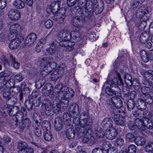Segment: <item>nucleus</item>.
I'll return each instance as SVG.
<instances>
[{"label":"nucleus","instance_id":"nucleus-1","mask_svg":"<svg viewBox=\"0 0 153 153\" xmlns=\"http://www.w3.org/2000/svg\"><path fill=\"white\" fill-rule=\"evenodd\" d=\"M114 79L111 81H107L102 86V89L105 88V93L108 95H115L118 96L120 94V89L118 85H123V82L120 73L115 71Z\"/></svg>","mask_w":153,"mask_h":153},{"label":"nucleus","instance_id":"nucleus-2","mask_svg":"<svg viewBox=\"0 0 153 153\" xmlns=\"http://www.w3.org/2000/svg\"><path fill=\"white\" fill-rule=\"evenodd\" d=\"M71 35L70 32L66 30H63L59 31L57 35L58 38L65 41H69L71 38L75 41V42H76L82 39L85 40L86 38L84 35L79 32H74Z\"/></svg>","mask_w":153,"mask_h":153},{"label":"nucleus","instance_id":"nucleus-3","mask_svg":"<svg viewBox=\"0 0 153 153\" xmlns=\"http://www.w3.org/2000/svg\"><path fill=\"white\" fill-rule=\"evenodd\" d=\"M111 114V117L113 119L115 124L118 126H124L126 124V120L125 117L126 114L125 111L122 109H119L113 111Z\"/></svg>","mask_w":153,"mask_h":153},{"label":"nucleus","instance_id":"nucleus-4","mask_svg":"<svg viewBox=\"0 0 153 153\" xmlns=\"http://www.w3.org/2000/svg\"><path fill=\"white\" fill-rule=\"evenodd\" d=\"M53 60V58L51 56H45L39 59L40 61V65L43 67L41 72L43 77H45L46 76L50 73L51 71V68L49 66L50 62Z\"/></svg>","mask_w":153,"mask_h":153},{"label":"nucleus","instance_id":"nucleus-5","mask_svg":"<svg viewBox=\"0 0 153 153\" xmlns=\"http://www.w3.org/2000/svg\"><path fill=\"white\" fill-rule=\"evenodd\" d=\"M105 104L111 113H113V111L117 109L119 111V109H121L120 108L123 106L122 101L117 97H113L111 100H107Z\"/></svg>","mask_w":153,"mask_h":153},{"label":"nucleus","instance_id":"nucleus-6","mask_svg":"<svg viewBox=\"0 0 153 153\" xmlns=\"http://www.w3.org/2000/svg\"><path fill=\"white\" fill-rule=\"evenodd\" d=\"M39 101L42 102L45 107V112L48 116L51 115L53 114L52 105L51 102L48 100L45 96H41L39 99Z\"/></svg>","mask_w":153,"mask_h":153},{"label":"nucleus","instance_id":"nucleus-7","mask_svg":"<svg viewBox=\"0 0 153 153\" xmlns=\"http://www.w3.org/2000/svg\"><path fill=\"white\" fill-rule=\"evenodd\" d=\"M83 17L82 16L76 15L73 18L71 21V24L73 26L76 27L77 29V30H79L82 27V23L83 20Z\"/></svg>","mask_w":153,"mask_h":153},{"label":"nucleus","instance_id":"nucleus-8","mask_svg":"<svg viewBox=\"0 0 153 153\" xmlns=\"http://www.w3.org/2000/svg\"><path fill=\"white\" fill-rule=\"evenodd\" d=\"M22 29L21 26L17 24L13 25L11 26L9 36V37L13 38L16 37V36L22 31Z\"/></svg>","mask_w":153,"mask_h":153},{"label":"nucleus","instance_id":"nucleus-9","mask_svg":"<svg viewBox=\"0 0 153 153\" xmlns=\"http://www.w3.org/2000/svg\"><path fill=\"white\" fill-rule=\"evenodd\" d=\"M94 12L96 14L101 13L104 8V4L102 0H94Z\"/></svg>","mask_w":153,"mask_h":153},{"label":"nucleus","instance_id":"nucleus-10","mask_svg":"<svg viewBox=\"0 0 153 153\" xmlns=\"http://www.w3.org/2000/svg\"><path fill=\"white\" fill-rule=\"evenodd\" d=\"M75 131L76 133L78 135H82L85 132H88V131H91L90 129L91 128V126L90 124L85 125H83L80 124V125H78L75 126Z\"/></svg>","mask_w":153,"mask_h":153},{"label":"nucleus","instance_id":"nucleus-11","mask_svg":"<svg viewBox=\"0 0 153 153\" xmlns=\"http://www.w3.org/2000/svg\"><path fill=\"white\" fill-rule=\"evenodd\" d=\"M84 8L85 9V16L88 18L91 17L94 13V5L92 1L88 0Z\"/></svg>","mask_w":153,"mask_h":153},{"label":"nucleus","instance_id":"nucleus-12","mask_svg":"<svg viewBox=\"0 0 153 153\" xmlns=\"http://www.w3.org/2000/svg\"><path fill=\"white\" fill-rule=\"evenodd\" d=\"M117 134L118 132L116 129L112 127L106 129L105 135L107 138L113 140L116 137Z\"/></svg>","mask_w":153,"mask_h":153},{"label":"nucleus","instance_id":"nucleus-13","mask_svg":"<svg viewBox=\"0 0 153 153\" xmlns=\"http://www.w3.org/2000/svg\"><path fill=\"white\" fill-rule=\"evenodd\" d=\"M88 117L86 114L85 112L82 113L80 116L79 118H76L74 119V121H76V120L77 121L78 123L81 125H85L89 124L90 126H91L92 123L88 121Z\"/></svg>","mask_w":153,"mask_h":153},{"label":"nucleus","instance_id":"nucleus-14","mask_svg":"<svg viewBox=\"0 0 153 153\" xmlns=\"http://www.w3.org/2000/svg\"><path fill=\"white\" fill-rule=\"evenodd\" d=\"M24 38L20 37L14 39L9 43V47L12 50L16 49L20 44L23 41Z\"/></svg>","mask_w":153,"mask_h":153},{"label":"nucleus","instance_id":"nucleus-15","mask_svg":"<svg viewBox=\"0 0 153 153\" xmlns=\"http://www.w3.org/2000/svg\"><path fill=\"white\" fill-rule=\"evenodd\" d=\"M61 92L63 94L64 98H65L68 99H71L74 94V91L73 89L71 88L66 87H63Z\"/></svg>","mask_w":153,"mask_h":153},{"label":"nucleus","instance_id":"nucleus-16","mask_svg":"<svg viewBox=\"0 0 153 153\" xmlns=\"http://www.w3.org/2000/svg\"><path fill=\"white\" fill-rule=\"evenodd\" d=\"M60 6V4L59 3L55 1L52 2L51 5L47 7V11L49 13L51 12L53 14L56 13Z\"/></svg>","mask_w":153,"mask_h":153},{"label":"nucleus","instance_id":"nucleus-17","mask_svg":"<svg viewBox=\"0 0 153 153\" xmlns=\"http://www.w3.org/2000/svg\"><path fill=\"white\" fill-rule=\"evenodd\" d=\"M37 36L34 33H30L27 37L25 42L28 46L33 44L36 40Z\"/></svg>","mask_w":153,"mask_h":153},{"label":"nucleus","instance_id":"nucleus-18","mask_svg":"<svg viewBox=\"0 0 153 153\" xmlns=\"http://www.w3.org/2000/svg\"><path fill=\"white\" fill-rule=\"evenodd\" d=\"M9 18L13 20L19 19L20 17V13L17 10H12L8 13Z\"/></svg>","mask_w":153,"mask_h":153},{"label":"nucleus","instance_id":"nucleus-19","mask_svg":"<svg viewBox=\"0 0 153 153\" xmlns=\"http://www.w3.org/2000/svg\"><path fill=\"white\" fill-rule=\"evenodd\" d=\"M135 126L141 131H144L146 130L145 122L143 119L136 118L135 121Z\"/></svg>","mask_w":153,"mask_h":153},{"label":"nucleus","instance_id":"nucleus-20","mask_svg":"<svg viewBox=\"0 0 153 153\" xmlns=\"http://www.w3.org/2000/svg\"><path fill=\"white\" fill-rule=\"evenodd\" d=\"M113 123L112 120L111 118L107 117L103 119L101 125L103 128L108 129L113 127Z\"/></svg>","mask_w":153,"mask_h":153},{"label":"nucleus","instance_id":"nucleus-21","mask_svg":"<svg viewBox=\"0 0 153 153\" xmlns=\"http://www.w3.org/2000/svg\"><path fill=\"white\" fill-rule=\"evenodd\" d=\"M136 105L138 109L141 111L145 110L146 108V102L141 99H137Z\"/></svg>","mask_w":153,"mask_h":153},{"label":"nucleus","instance_id":"nucleus-22","mask_svg":"<svg viewBox=\"0 0 153 153\" xmlns=\"http://www.w3.org/2000/svg\"><path fill=\"white\" fill-rule=\"evenodd\" d=\"M151 54L150 53L149 55H148L146 52L144 50H141L140 52L141 59L145 62H149L150 59V57Z\"/></svg>","mask_w":153,"mask_h":153},{"label":"nucleus","instance_id":"nucleus-23","mask_svg":"<svg viewBox=\"0 0 153 153\" xmlns=\"http://www.w3.org/2000/svg\"><path fill=\"white\" fill-rule=\"evenodd\" d=\"M143 119L145 122V128L152 130L153 129V122L147 117H143Z\"/></svg>","mask_w":153,"mask_h":153},{"label":"nucleus","instance_id":"nucleus-24","mask_svg":"<svg viewBox=\"0 0 153 153\" xmlns=\"http://www.w3.org/2000/svg\"><path fill=\"white\" fill-rule=\"evenodd\" d=\"M149 38V35L147 32L144 31L141 33L140 40V42L143 44L145 43Z\"/></svg>","mask_w":153,"mask_h":153},{"label":"nucleus","instance_id":"nucleus-25","mask_svg":"<svg viewBox=\"0 0 153 153\" xmlns=\"http://www.w3.org/2000/svg\"><path fill=\"white\" fill-rule=\"evenodd\" d=\"M1 93L3 97L5 99H9V98H10V97H11V92L10 89L9 88H4L2 90Z\"/></svg>","mask_w":153,"mask_h":153},{"label":"nucleus","instance_id":"nucleus-26","mask_svg":"<svg viewBox=\"0 0 153 153\" xmlns=\"http://www.w3.org/2000/svg\"><path fill=\"white\" fill-rule=\"evenodd\" d=\"M13 5L16 9H21L24 7L25 3L21 0H15L14 1Z\"/></svg>","mask_w":153,"mask_h":153},{"label":"nucleus","instance_id":"nucleus-27","mask_svg":"<svg viewBox=\"0 0 153 153\" xmlns=\"http://www.w3.org/2000/svg\"><path fill=\"white\" fill-rule=\"evenodd\" d=\"M54 126L56 131H59L61 130L62 126V122L59 118L57 117L55 119Z\"/></svg>","mask_w":153,"mask_h":153},{"label":"nucleus","instance_id":"nucleus-28","mask_svg":"<svg viewBox=\"0 0 153 153\" xmlns=\"http://www.w3.org/2000/svg\"><path fill=\"white\" fill-rule=\"evenodd\" d=\"M134 142L137 145L142 146L145 144L146 140L145 138L142 136H137L136 137Z\"/></svg>","mask_w":153,"mask_h":153},{"label":"nucleus","instance_id":"nucleus-29","mask_svg":"<svg viewBox=\"0 0 153 153\" xmlns=\"http://www.w3.org/2000/svg\"><path fill=\"white\" fill-rule=\"evenodd\" d=\"M50 45V47L47 50V52L49 54L52 55L55 52L57 46L54 42H52Z\"/></svg>","mask_w":153,"mask_h":153},{"label":"nucleus","instance_id":"nucleus-30","mask_svg":"<svg viewBox=\"0 0 153 153\" xmlns=\"http://www.w3.org/2000/svg\"><path fill=\"white\" fill-rule=\"evenodd\" d=\"M68 111L70 113L75 114L79 111L78 105L76 104H73L70 105L68 108Z\"/></svg>","mask_w":153,"mask_h":153},{"label":"nucleus","instance_id":"nucleus-31","mask_svg":"<svg viewBox=\"0 0 153 153\" xmlns=\"http://www.w3.org/2000/svg\"><path fill=\"white\" fill-rule=\"evenodd\" d=\"M83 142L84 143H91L93 144L94 143V137H91L89 135H85L83 139Z\"/></svg>","mask_w":153,"mask_h":153},{"label":"nucleus","instance_id":"nucleus-32","mask_svg":"<svg viewBox=\"0 0 153 153\" xmlns=\"http://www.w3.org/2000/svg\"><path fill=\"white\" fill-rule=\"evenodd\" d=\"M19 109L18 106H12L8 113V114H10V115L13 116L16 115L19 111Z\"/></svg>","mask_w":153,"mask_h":153},{"label":"nucleus","instance_id":"nucleus-33","mask_svg":"<svg viewBox=\"0 0 153 153\" xmlns=\"http://www.w3.org/2000/svg\"><path fill=\"white\" fill-rule=\"evenodd\" d=\"M12 74L10 69H5L0 73V77L5 78L9 76Z\"/></svg>","mask_w":153,"mask_h":153},{"label":"nucleus","instance_id":"nucleus-34","mask_svg":"<svg viewBox=\"0 0 153 153\" xmlns=\"http://www.w3.org/2000/svg\"><path fill=\"white\" fill-rule=\"evenodd\" d=\"M81 6L78 4V5L75 6L73 10L76 12V14L78 16H82L83 11L81 7Z\"/></svg>","mask_w":153,"mask_h":153},{"label":"nucleus","instance_id":"nucleus-35","mask_svg":"<svg viewBox=\"0 0 153 153\" xmlns=\"http://www.w3.org/2000/svg\"><path fill=\"white\" fill-rule=\"evenodd\" d=\"M135 103L134 101L130 99L127 102V106L128 110L131 111L135 107Z\"/></svg>","mask_w":153,"mask_h":153},{"label":"nucleus","instance_id":"nucleus-36","mask_svg":"<svg viewBox=\"0 0 153 153\" xmlns=\"http://www.w3.org/2000/svg\"><path fill=\"white\" fill-rule=\"evenodd\" d=\"M136 137L134 134L131 133H128L126 134V138L127 141L131 142H134Z\"/></svg>","mask_w":153,"mask_h":153},{"label":"nucleus","instance_id":"nucleus-37","mask_svg":"<svg viewBox=\"0 0 153 153\" xmlns=\"http://www.w3.org/2000/svg\"><path fill=\"white\" fill-rule=\"evenodd\" d=\"M75 132L74 130L70 128L66 131V136L69 139H74L75 137Z\"/></svg>","mask_w":153,"mask_h":153},{"label":"nucleus","instance_id":"nucleus-38","mask_svg":"<svg viewBox=\"0 0 153 153\" xmlns=\"http://www.w3.org/2000/svg\"><path fill=\"white\" fill-rule=\"evenodd\" d=\"M102 145V149L103 151L107 152L110 149V148L111 146V143L108 141L104 142Z\"/></svg>","mask_w":153,"mask_h":153},{"label":"nucleus","instance_id":"nucleus-39","mask_svg":"<svg viewBox=\"0 0 153 153\" xmlns=\"http://www.w3.org/2000/svg\"><path fill=\"white\" fill-rule=\"evenodd\" d=\"M5 86L7 88H10L13 87L15 84V80L12 79H10L7 81H5Z\"/></svg>","mask_w":153,"mask_h":153},{"label":"nucleus","instance_id":"nucleus-40","mask_svg":"<svg viewBox=\"0 0 153 153\" xmlns=\"http://www.w3.org/2000/svg\"><path fill=\"white\" fill-rule=\"evenodd\" d=\"M27 143L25 142L20 141L17 144V147L20 150H24L27 147Z\"/></svg>","mask_w":153,"mask_h":153},{"label":"nucleus","instance_id":"nucleus-41","mask_svg":"<svg viewBox=\"0 0 153 153\" xmlns=\"http://www.w3.org/2000/svg\"><path fill=\"white\" fill-rule=\"evenodd\" d=\"M9 105L5 103H0V107L1 108L3 111V112H9L10 104Z\"/></svg>","mask_w":153,"mask_h":153},{"label":"nucleus","instance_id":"nucleus-42","mask_svg":"<svg viewBox=\"0 0 153 153\" xmlns=\"http://www.w3.org/2000/svg\"><path fill=\"white\" fill-rule=\"evenodd\" d=\"M136 148L134 145L131 144L126 149L125 153H136Z\"/></svg>","mask_w":153,"mask_h":153},{"label":"nucleus","instance_id":"nucleus-43","mask_svg":"<svg viewBox=\"0 0 153 153\" xmlns=\"http://www.w3.org/2000/svg\"><path fill=\"white\" fill-rule=\"evenodd\" d=\"M44 139L47 141H50L52 137V134L49 131H47L44 133L43 134Z\"/></svg>","mask_w":153,"mask_h":153},{"label":"nucleus","instance_id":"nucleus-44","mask_svg":"<svg viewBox=\"0 0 153 153\" xmlns=\"http://www.w3.org/2000/svg\"><path fill=\"white\" fill-rule=\"evenodd\" d=\"M61 74H59L57 71H55L52 73L51 75V78L53 81L56 80L61 76Z\"/></svg>","mask_w":153,"mask_h":153},{"label":"nucleus","instance_id":"nucleus-45","mask_svg":"<svg viewBox=\"0 0 153 153\" xmlns=\"http://www.w3.org/2000/svg\"><path fill=\"white\" fill-rule=\"evenodd\" d=\"M95 134L97 137H103L105 134L102 128L100 127L97 128V130L95 131Z\"/></svg>","mask_w":153,"mask_h":153},{"label":"nucleus","instance_id":"nucleus-46","mask_svg":"<svg viewBox=\"0 0 153 153\" xmlns=\"http://www.w3.org/2000/svg\"><path fill=\"white\" fill-rule=\"evenodd\" d=\"M145 15L143 16L141 19V22L140 23L139 28L141 29H144L146 25V19H145Z\"/></svg>","mask_w":153,"mask_h":153},{"label":"nucleus","instance_id":"nucleus-47","mask_svg":"<svg viewBox=\"0 0 153 153\" xmlns=\"http://www.w3.org/2000/svg\"><path fill=\"white\" fill-rule=\"evenodd\" d=\"M25 105L28 111H30L33 107V104L29 100H26L25 103Z\"/></svg>","mask_w":153,"mask_h":153},{"label":"nucleus","instance_id":"nucleus-48","mask_svg":"<svg viewBox=\"0 0 153 153\" xmlns=\"http://www.w3.org/2000/svg\"><path fill=\"white\" fill-rule=\"evenodd\" d=\"M31 143L34 145L33 146V147H38L40 146L41 144V139L38 137L35 138Z\"/></svg>","mask_w":153,"mask_h":153},{"label":"nucleus","instance_id":"nucleus-49","mask_svg":"<svg viewBox=\"0 0 153 153\" xmlns=\"http://www.w3.org/2000/svg\"><path fill=\"white\" fill-rule=\"evenodd\" d=\"M1 61L2 64H3L4 66L6 67L10 65V62L8 61V59L5 56L3 55L1 56Z\"/></svg>","mask_w":153,"mask_h":153},{"label":"nucleus","instance_id":"nucleus-50","mask_svg":"<svg viewBox=\"0 0 153 153\" xmlns=\"http://www.w3.org/2000/svg\"><path fill=\"white\" fill-rule=\"evenodd\" d=\"M139 4H140L139 0H131L130 5L131 8H134L137 7Z\"/></svg>","mask_w":153,"mask_h":153},{"label":"nucleus","instance_id":"nucleus-51","mask_svg":"<svg viewBox=\"0 0 153 153\" xmlns=\"http://www.w3.org/2000/svg\"><path fill=\"white\" fill-rule=\"evenodd\" d=\"M78 1L79 0H67V5L69 7H72L77 4Z\"/></svg>","mask_w":153,"mask_h":153},{"label":"nucleus","instance_id":"nucleus-52","mask_svg":"<svg viewBox=\"0 0 153 153\" xmlns=\"http://www.w3.org/2000/svg\"><path fill=\"white\" fill-rule=\"evenodd\" d=\"M17 97L16 96H11L10 97V98L7 99V102L10 103V105H13L15 104L17 102Z\"/></svg>","mask_w":153,"mask_h":153},{"label":"nucleus","instance_id":"nucleus-53","mask_svg":"<svg viewBox=\"0 0 153 153\" xmlns=\"http://www.w3.org/2000/svg\"><path fill=\"white\" fill-rule=\"evenodd\" d=\"M19 153H33V150L31 148H26L24 150H19Z\"/></svg>","mask_w":153,"mask_h":153},{"label":"nucleus","instance_id":"nucleus-54","mask_svg":"<svg viewBox=\"0 0 153 153\" xmlns=\"http://www.w3.org/2000/svg\"><path fill=\"white\" fill-rule=\"evenodd\" d=\"M53 89V86L52 84L50 83H48L47 89L46 92V94L48 96H50Z\"/></svg>","mask_w":153,"mask_h":153},{"label":"nucleus","instance_id":"nucleus-55","mask_svg":"<svg viewBox=\"0 0 153 153\" xmlns=\"http://www.w3.org/2000/svg\"><path fill=\"white\" fill-rule=\"evenodd\" d=\"M152 74V71H146L145 72L144 74V77L146 80H150Z\"/></svg>","mask_w":153,"mask_h":153},{"label":"nucleus","instance_id":"nucleus-56","mask_svg":"<svg viewBox=\"0 0 153 153\" xmlns=\"http://www.w3.org/2000/svg\"><path fill=\"white\" fill-rule=\"evenodd\" d=\"M141 91L143 94L147 95H148L150 90L149 88L144 86L141 88Z\"/></svg>","mask_w":153,"mask_h":153},{"label":"nucleus","instance_id":"nucleus-57","mask_svg":"<svg viewBox=\"0 0 153 153\" xmlns=\"http://www.w3.org/2000/svg\"><path fill=\"white\" fill-rule=\"evenodd\" d=\"M24 76H22L21 73L17 74L15 76V78L18 82L22 81L24 79Z\"/></svg>","mask_w":153,"mask_h":153},{"label":"nucleus","instance_id":"nucleus-58","mask_svg":"<svg viewBox=\"0 0 153 153\" xmlns=\"http://www.w3.org/2000/svg\"><path fill=\"white\" fill-rule=\"evenodd\" d=\"M132 85L134 88H138L140 86L139 81L136 79H134L132 82Z\"/></svg>","mask_w":153,"mask_h":153},{"label":"nucleus","instance_id":"nucleus-59","mask_svg":"<svg viewBox=\"0 0 153 153\" xmlns=\"http://www.w3.org/2000/svg\"><path fill=\"white\" fill-rule=\"evenodd\" d=\"M53 25V21L49 19L46 20L45 23V25L46 27L47 28H50Z\"/></svg>","mask_w":153,"mask_h":153},{"label":"nucleus","instance_id":"nucleus-60","mask_svg":"<svg viewBox=\"0 0 153 153\" xmlns=\"http://www.w3.org/2000/svg\"><path fill=\"white\" fill-rule=\"evenodd\" d=\"M17 116V115H16L15 117L16 120H14L11 123L10 126L13 128H15L18 126V122L19 120Z\"/></svg>","mask_w":153,"mask_h":153},{"label":"nucleus","instance_id":"nucleus-61","mask_svg":"<svg viewBox=\"0 0 153 153\" xmlns=\"http://www.w3.org/2000/svg\"><path fill=\"white\" fill-rule=\"evenodd\" d=\"M35 135L38 137H40L42 135L41 130L38 127H35L34 130Z\"/></svg>","mask_w":153,"mask_h":153},{"label":"nucleus","instance_id":"nucleus-62","mask_svg":"<svg viewBox=\"0 0 153 153\" xmlns=\"http://www.w3.org/2000/svg\"><path fill=\"white\" fill-rule=\"evenodd\" d=\"M20 112L22 115V117L23 116H25L26 117L27 116V112L26 109L25 107L23 106L21 107L20 109Z\"/></svg>","mask_w":153,"mask_h":153},{"label":"nucleus","instance_id":"nucleus-63","mask_svg":"<svg viewBox=\"0 0 153 153\" xmlns=\"http://www.w3.org/2000/svg\"><path fill=\"white\" fill-rule=\"evenodd\" d=\"M69 43V42H67L66 41H60L59 43L60 46L65 48L70 47Z\"/></svg>","mask_w":153,"mask_h":153},{"label":"nucleus","instance_id":"nucleus-64","mask_svg":"<svg viewBox=\"0 0 153 153\" xmlns=\"http://www.w3.org/2000/svg\"><path fill=\"white\" fill-rule=\"evenodd\" d=\"M66 10L65 7H62L60 8V7L58 9V11L57 13L60 14L61 15L63 16L65 13Z\"/></svg>","mask_w":153,"mask_h":153}]
</instances>
